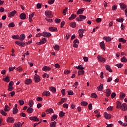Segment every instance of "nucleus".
Here are the masks:
<instances>
[{"mask_svg": "<svg viewBox=\"0 0 127 127\" xmlns=\"http://www.w3.org/2000/svg\"><path fill=\"white\" fill-rule=\"evenodd\" d=\"M15 44H17V45H18V46H20L21 47H24V46H25V43H24L23 42L16 41L15 42Z\"/></svg>", "mask_w": 127, "mask_h": 127, "instance_id": "nucleus-1", "label": "nucleus"}, {"mask_svg": "<svg viewBox=\"0 0 127 127\" xmlns=\"http://www.w3.org/2000/svg\"><path fill=\"white\" fill-rule=\"evenodd\" d=\"M47 40L46 38H44L40 40V42H38L36 44L37 45H40L41 44H44V43H46Z\"/></svg>", "mask_w": 127, "mask_h": 127, "instance_id": "nucleus-2", "label": "nucleus"}, {"mask_svg": "<svg viewBox=\"0 0 127 127\" xmlns=\"http://www.w3.org/2000/svg\"><path fill=\"white\" fill-rule=\"evenodd\" d=\"M120 109H121L122 111L123 112H126L127 110V105L126 103H123L120 106Z\"/></svg>", "mask_w": 127, "mask_h": 127, "instance_id": "nucleus-3", "label": "nucleus"}, {"mask_svg": "<svg viewBox=\"0 0 127 127\" xmlns=\"http://www.w3.org/2000/svg\"><path fill=\"white\" fill-rule=\"evenodd\" d=\"M86 18H87L86 16L80 15H79V17L76 18V20L77 21H83V20H84V19H86Z\"/></svg>", "mask_w": 127, "mask_h": 127, "instance_id": "nucleus-4", "label": "nucleus"}, {"mask_svg": "<svg viewBox=\"0 0 127 127\" xmlns=\"http://www.w3.org/2000/svg\"><path fill=\"white\" fill-rule=\"evenodd\" d=\"M34 79L35 83H39L40 82V76L37 75V74H35Z\"/></svg>", "mask_w": 127, "mask_h": 127, "instance_id": "nucleus-5", "label": "nucleus"}, {"mask_svg": "<svg viewBox=\"0 0 127 127\" xmlns=\"http://www.w3.org/2000/svg\"><path fill=\"white\" fill-rule=\"evenodd\" d=\"M97 58L100 62H102V63L106 62V59H105V58L102 57L101 56L98 55Z\"/></svg>", "mask_w": 127, "mask_h": 127, "instance_id": "nucleus-6", "label": "nucleus"}, {"mask_svg": "<svg viewBox=\"0 0 127 127\" xmlns=\"http://www.w3.org/2000/svg\"><path fill=\"white\" fill-rule=\"evenodd\" d=\"M85 29H80L78 30L79 36L80 38H83V36H84V31Z\"/></svg>", "mask_w": 127, "mask_h": 127, "instance_id": "nucleus-7", "label": "nucleus"}, {"mask_svg": "<svg viewBox=\"0 0 127 127\" xmlns=\"http://www.w3.org/2000/svg\"><path fill=\"white\" fill-rule=\"evenodd\" d=\"M52 13L51 11H45V15L47 17H49V18H52L53 17L52 15Z\"/></svg>", "mask_w": 127, "mask_h": 127, "instance_id": "nucleus-8", "label": "nucleus"}, {"mask_svg": "<svg viewBox=\"0 0 127 127\" xmlns=\"http://www.w3.org/2000/svg\"><path fill=\"white\" fill-rule=\"evenodd\" d=\"M17 13V12L15 10H14L12 12H9L8 15V17H12L15 15Z\"/></svg>", "mask_w": 127, "mask_h": 127, "instance_id": "nucleus-9", "label": "nucleus"}, {"mask_svg": "<svg viewBox=\"0 0 127 127\" xmlns=\"http://www.w3.org/2000/svg\"><path fill=\"white\" fill-rule=\"evenodd\" d=\"M104 118L106 120H110L111 119V118H112V116H111V114H110L107 112H104Z\"/></svg>", "mask_w": 127, "mask_h": 127, "instance_id": "nucleus-10", "label": "nucleus"}, {"mask_svg": "<svg viewBox=\"0 0 127 127\" xmlns=\"http://www.w3.org/2000/svg\"><path fill=\"white\" fill-rule=\"evenodd\" d=\"M6 121L7 123H14L15 122L14 118H13V117H8L7 118Z\"/></svg>", "mask_w": 127, "mask_h": 127, "instance_id": "nucleus-11", "label": "nucleus"}, {"mask_svg": "<svg viewBox=\"0 0 127 127\" xmlns=\"http://www.w3.org/2000/svg\"><path fill=\"white\" fill-rule=\"evenodd\" d=\"M43 36L44 37H50L51 36V33L48 32H43Z\"/></svg>", "mask_w": 127, "mask_h": 127, "instance_id": "nucleus-12", "label": "nucleus"}, {"mask_svg": "<svg viewBox=\"0 0 127 127\" xmlns=\"http://www.w3.org/2000/svg\"><path fill=\"white\" fill-rule=\"evenodd\" d=\"M73 47H75V48H78V47H79V45H78V44H79V43H80V42H79V40H78V39H75L74 41H73ZM77 43H78V44H77Z\"/></svg>", "mask_w": 127, "mask_h": 127, "instance_id": "nucleus-13", "label": "nucleus"}, {"mask_svg": "<svg viewBox=\"0 0 127 127\" xmlns=\"http://www.w3.org/2000/svg\"><path fill=\"white\" fill-rule=\"evenodd\" d=\"M29 119L31 121H33L34 122H39V119L36 116H32V117H30Z\"/></svg>", "mask_w": 127, "mask_h": 127, "instance_id": "nucleus-14", "label": "nucleus"}, {"mask_svg": "<svg viewBox=\"0 0 127 127\" xmlns=\"http://www.w3.org/2000/svg\"><path fill=\"white\" fill-rule=\"evenodd\" d=\"M50 70H51V68L48 66H44L42 68V70L44 71V72H48L50 71Z\"/></svg>", "mask_w": 127, "mask_h": 127, "instance_id": "nucleus-15", "label": "nucleus"}, {"mask_svg": "<svg viewBox=\"0 0 127 127\" xmlns=\"http://www.w3.org/2000/svg\"><path fill=\"white\" fill-rule=\"evenodd\" d=\"M100 46L101 49H103V50H106V47H105V43L104 42V41L100 43Z\"/></svg>", "mask_w": 127, "mask_h": 127, "instance_id": "nucleus-16", "label": "nucleus"}, {"mask_svg": "<svg viewBox=\"0 0 127 127\" xmlns=\"http://www.w3.org/2000/svg\"><path fill=\"white\" fill-rule=\"evenodd\" d=\"M42 96H46V97H49V96H50V92L48 91H44L42 93Z\"/></svg>", "mask_w": 127, "mask_h": 127, "instance_id": "nucleus-17", "label": "nucleus"}, {"mask_svg": "<svg viewBox=\"0 0 127 127\" xmlns=\"http://www.w3.org/2000/svg\"><path fill=\"white\" fill-rule=\"evenodd\" d=\"M20 19L24 20V19H26V15H25V13H22L20 15Z\"/></svg>", "mask_w": 127, "mask_h": 127, "instance_id": "nucleus-18", "label": "nucleus"}, {"mask_svg": "<svg viewBox=\"0 0 127 127\" xmlns=\"http://www.w3.org/2000/svg\"><path fill=\"white\" fill-rule=\"evenodd\" d=\"M84 10H85V9L84 8L79 9L77 11L76 14H77V15H80V14H83V12H84Z\"/></svg>", "mask_w": 127, "mask_h": 127, "instance_id": "nucleus-19", "label": "nucleus"}, {"mask_svg": "<svg viewBox=\"0 0 127 127\" xmlns=\"http://www.w3.org/2000/svg\"><path fill=\"white\" fill-rule=\"evenodd\" d=\"M25 39V35L24 34H22L19 36V40L20 41H23Z\"/></svg>", "mask_w": 127, "mask_h": 127, "instance_id": "nucleus-20", "label": "nucleus"}, {"mask_svg": "<svg viewBox=\"0 0 127 127\" xmlns=\"http://www.w3.org/2000/svg\"><path fill=\"white\" fill-rule=\"evenodd\" d=\"M46 114H52L54 113V111H53V109L52 108H49L48 109L46 110Z\"/></svg>", "mask_w": 127, "mask_h": 127, "instance_id": "nucleus-21", "label": "nucleus"}, {"mask_svg": "<svg viewBox=\"0 0 127 127\" xmlns=\"http://www.w3.org/2000/svg\"><path fill=\"white\" fill-rule=\"evenodd\" d=\"M119 5L122 10H124L125 8H127V5L123 3H120Z\"/></svg>", "mask_w": 127, "mask_h": 127, "instance_id": "nucleus-22", "label": "nucleus"}, {"mask_svg": "<svg viewBox=\"0 0 127 127\" xmlns=\"http://www.w3.org/2000/svg\"><path fill=\"white\" fill-rule=\"evenodd\" d=\"M49 30L50 31H51L52 32H55L57 31V28L56 27H50L49 28Z\"/></svg>", "mask_w": 127, "mask_h": 127, "instance_id": "nucleus-23", "label": "nucleus"}, {"mask_svg": "<svg viewBox=\"0 0 127 127\" xmlns=\"http://www.w3.org/2000/svg\"><path fill=\"white\" fill-rule=\"evenodd\" d=\"M106 97H110L111 96V89H107L105 92Z\"/></svg>", "mask_w": 127, "mask_h": 127, "instance_id": "nucleus-24", "label": "nucleus"}, {"mask_svg": "<svg viewBox=\"0 0 127 127\" xmlns=\"http://www.w3.org/2000/svg\"><path fill=\"white\" fill-rule=\"evenodd\" d=\"M103 39L106 41V42H109L112 41V38L110 37L105 36L103 37Z\"/></svg>", "mask_w": 127, "mask_h": 127, "instance_id": "nucleus-25", "label": "nucleus"}, {"mask_svg": "<svg viewBox=\"0 0 127 127\" xmlns=\"http://www.w3.org/2000/svg\"><path fill=\"white\" fill-rule=\"evenodd\" d=\"M106 69L107 71H109L110 73H112L113 72V70L111 69V67L109 65H106L105 66Z\"/></svg>", "mask_w": 127, "mask_h": 127, "instance_id": "nucleus-26", "label": "nucleus"}, {"mask_svg": "<svg viewBox=\"0 0 127 127\" xmlns=\"http://www.w3.org/2000/svg\"><path fill=\"white\" fill-rule=\"evenodd\" d=\"M32 83V81L30 79H27L25 81V84L26 85H30Z\"/></svg>", "mask_w": 127, "mask_h": 127, "instance_id": "nucleus-27", "label": "nucleus"}, {"mask_svg": "<svg viewBox=\"0 0 127 127\" xmlns=\"http://www.w3.org/2000/svg\"><path fill=\"white\" fill-rule=\"evenodd\" d=\"M117 106L116 109H120V107H122V103L120 101H118L116 102Z\"/></svg>", "mask_w": 127, "mask_h": 127, "instance_id": "nucleus-28", "label": "nucleus"}, {"mask_svg": "<svg viewBox=\"0 0 127 127\" xmlns=\"http://www.w3.org/2000/svg\"><path fill=\"white\" fill-rule=\"evenodd\" d=\"M22 127V125L20 122L15 123L13 126V127Z\"/></svg>", "mask_w": 127, "mask_h": 127, "instance_id": "nucleus-29", "label": "nucleus"}, {"mask_svg": "<svg viewBox=\"0 0 127 127\" xmlns=\"http://www.w3.org/2000/svg\"><path fill=\"white\" fill-rule=\"evenodd\" d=\"M27 113H28V114H31L32 113H33V108H32L30 107H29L27 109Z\"/></svg>", "mask_w": 127, "mask_h": 127, "instance_id": "nucleus-30", "label": "nucleus"}, {"mask_svg": "<svg viewBox=\"0 0 127 127\" xmlns=\"http://www.w3.org/2000/svg\"><path fill=\"white\" fill-rule=\"evenodd\" d=\"M49 89V90L51 91V92H52V93L56 92V88H55V87H50Z\"/></svg>", "mask_w": 127, "mask_h": 127, "instance_id": "nucleus-31", "label": "nucleus"}, {"mask_svg": "<svg viewBox=\"0 0 127 127\" xmlns=\"http://www.w3.org/2000/svg\"><path fill=\"white\" fill-rule=\"evenodd\" d=\"M97 89L98 91H103V89H104V85L103 84H100V86L97 87Z\"/></svg>", "mask_w": 127, "mask_h": 127, "instance_id": "nucleus-32", "label": "nucleus"}, {"mask_svg": "<svg viewBox=\"0 0 127 127\" xmlns=\"http://www.w3.org/2000/svg\"><path fill=\"white\" fill-rule=\"evenodd\" d=\"M34 16V13H32L31 15H29V19L30 22H32L33 20H32V17Z\"/></svg>", "mask_w": 127, "mask_h": 127, "instance_id": "nucleus-33", "label": "nucleus"}, {"mask_svg": "<svg viewBox=\"0 0 127 127\" xmlns=\"http://www.w3.org/2000/svg\"><path fill=\"white\" fill-rule=\"evenodd\" d=\"M65 114H66L65 113L61 111L59 113V117H60L61 118H63V117H65Z\"/></svg>", "mask_w": 127, "mask_h": 127, "instance_id": "nucleus-34", "label": "nucleus"}, {"mask_svg": "<svg viewBox=\"0 0 127 127\" xmlns=\"http://www.w3.org/2000/svg\"><path fill=\"white\" fill-rule=\"evenodd\" d=\"M33 105H34V102H33V100H29L28 103V105L29 107H33Z\"/></svg>", "mask_w": 127, "mask_h": 127, "instance_id": "nucleus-35", "label": "nucleus"}, {"mask_svg": "<svg viewBox=\"0 0 127 127\" xmlns=\"http://www.w3.org/2000/svg\"><path fill=\"white\" fill-rule=\"evenodd\" d=\"M77 17V15H75L74 14H72L71 17L69 18V20H73V19H75Z\"/></svg>", "mask_w": 127, "mask_h": 127, "instance_id": "nucleus-36", "label": "nucleus"}, {"mask_svg": "<svg viewBox=\"0 0 127 127\" xmlns=\"http://www.w3.org/2000/svg\"><path fill=\"white\" fill-rule=\"evenodd\" d=\"M4 110L5 112H8L9 111H10V108L9 107V106H8V105H6Z\"/></svg>", "mask_w": 127, "mask_h": 127, "instance_id": "nucleus-37", "label": "nucleus"}, {"mask_svg": "<svg viewBox=\"0 0 127 127\" xmlns=\"http://www.w3.org/2000/svg\"><path fill=\"white\" fill-rule=\"evenodd\" d=\"M118 41L119 42H123V43H126V42H127V40L124 39L123 38H119Z\"/></svg>", "mask_w": 127, "mask_h": 127, "instance_id": "nucleus-38", "label": "nucleus"}, {"mask_svg": "<svg viewBox=\"0 0 127 127\" xmlns=\"http://www.w3.org/2000/svg\"><path fill=\"white\" fill-rule=\"evenodd\" d=\"M57 118V115L54 114L52 115V116L51 118V121H55V120H56Z\"/></svg>", "mask_w": 127, "mask_h": 127, "instance_id": "nucleus-39", "label": "nucleus"}, {"mask_svg": "<svg viewBox=\"0 0 127 127\" xmlns=\"http://www.w3.org/2000/svg\"><path fill=\"white\" fill-rule=\"evenodd\" d=\"M17 113H18V109H17V108H14L13 109V115H16Z\"/></svg>", "mask_w": 127, "mask_h": 127, "instance_id": "nucleus-40", "label": "nucleus"}, {"mask_svg": "<svg viewBox=\"0 0 127 127\" xmlns=\"http://www.w3.org/2000/svg\"><path fill=\"white\" fill-rule=\"evenodd\" d=\"M91 97L93 98L94 99H97V98H98V95H97V94L93 93L91 94Z\"/></svg>", "mask_w": 127, "mask_h": 127, "instance_id": "nucleus-41", "label": "nucleus"}, {"mask_svg": "<svg viewBox=\"0 0 127 127\" xmlns=\"http://www.w3.org/2000/svg\"><path fill=\"white\" fill-rule=\"evenodd\" d=\"M81 106H83L84 107H86L88 106V102L87 101H82L81 102Z\"/></svg>", "mask_w": 127, "mask_h": 127, "instance_id": "nucleus-42", "label": "nucleus"}, {"mask_svg": "<svg viewBox=\"0 0 127 127\" xmlns=\"http://www.w3.org/2000/svg\"><path fill=\"white\" fill-rule=\"evenodd\" d=\"M56 124H57L56 121H54L50 123V126L51 127H55V126H56Z\"/></svg>", "mask_w": 127, "mask_h": 127, "instance_id": "nucleus-43", "label": "nucleus"}, {"mask_svg": "<svg viewBox=\"0 0 127 127\" xmlns=\"http://www.w3.org/2000/svg\"><path fill=\"white\" fill-rule=\"evenodd\" d=\"M84 74L85 71H84L83 69L78 71V76H81V75H84Z\"/></svg>", "mask_w": 127, "mask_h": 127, "instance_id": "nucleus-44", "label": "nucleus"}, {"mask_svg": "<svg viewBox=\"0 0 127 127\" xmlns=\"http://www.w3.org/2000/svg\"><path fill=\"white\" fill-rule=\"evenodd\" d=\"M125 97H126V94L124 93H121L120 95V98L121 99V100H123L124 98H125Z\"/></svg>", "mask_w": 127, "mask_h": 127, "instance_id": "nucleus-45", "label": "nucleus"}, {"mask_svg": "<svg viewBox=\"0 0 127 127\" xmlns=\"http://www.w3.org/2000/svg\"><path fill=\"white\" fill-rule=\"evenodd\" d=\"M75 68L76 69H78V70H84V69H85V68L82 67V65H78V66L75 67Z\"/></svg>", "mask_w": 127, "mask_h": 127, "instance_id": "nucleus-46", "label": "nucleus"}, {"mask_svg": "<svg viewBox=\"0 0 127 127\" xmlns=\"http://www.w3.org/2000/svg\"><path fill=\"white\" fill-rule=\"evenodd\" d=\"M12 38H13V39H19V35H13V36H12Z\"/></svg>", "mask_w": 127, "mask_h": 127, "instance_id": "nucleus-47", "label": "nucleus"}, {"mask_svg": "<svg viewBox=\"0 0 127 127\" xmlns=\"http://www.w3.org/2000/svg\"><path fill=\"white\" fill-rule=\"evenodd\" d=\"M55 1V0H49L48 1V3L51 5V4H53L54 3V2Z\"/></svg>", "mask_w": 127, "mask_h": 127, "instance_id": "nucleus-48", "label": "nucleus"}, {"mask_svg": "<svg viewBox=\"0 0 127 127\" xmlns=\"http://www.w3.org/2000/svg\"><path fill=\"white\" fill-rule=\"evenodd\" d=\"M4 81H5V82H7V83H8L10 82V79H9V77H8V76H6L4 78Z\"/></svg>", "mask_w": 127, "mask_h": 127, "instance_id": "nucleus-49", "label": "nucleus"}, {"mask_svg": "<svg viewBox=\"0 0 127 127\" xmlns=\"http://www.w3.org/2000/svg\"><path fill=\"white\" fill-rule=\"evenodd\" d=\"M19 103L20 104V106H23L24 104V101L22 99H20L19 100Z\"/></svg>", "mask_w": 127, "mask_h": 127, "instance_id": "nucleus-50", "label": "nucleus"}, {"mask_svg": "<svg viewBox=\"0 0 127 127\" xmlns=\"http://www.w3.org/2000/svg\"><path fill=\"white\" fill-rule=\"evenodd\" d=\"M54 49L55 50H57V51H59V46L58 45H56L54 46Z\"/></svg>", "mask_w": 127, "mask_h": 127, "instance_id": "nucleus-51", "label": "nucleus"}, {"mask_svg": "<svg viewBox=\"0 0 127 127\" xmlns=\"http://www.w3.org/2000/svg\"><path fill=\"white\" fill-rule=\"evenodd\" d=\"M15 26V24L14 22H11L8 25V27H14Z\"/></svg>", "mask_w": 127, "mask_h": 127, "instance_id": "nucleus-52", "label": "nucleus"}, {"mask_svg": "<svg viewBox=\"0 0 127 127\" xmlns=\"http://www.w3.org/2000/svg\"><path fill=\"white\" fill-rule=\"evenodd\" d=\"M76 23H75V22H72V23H71L70 24V27H72V28H76Z\"/></svg>", "mask_w": 127, "mask_h": 127, "instance_id": "nucleus-53", "label": "nucleus"}, {"mask_svg": "<svg viewBox=\"0 0 127 127\" xmlns=\"http://www.w3.org/2000/svg\"><path fill=\"white\" fill-rule=\"evenodd\" d=\"M61 93L63 96H65L66 95V90L65 89H62L61 90Z\"/></svg>", "mask_w": 127, "mask_h": 127, "instance_id": "nucleus-54", "label": "nucleus"}, {"mask_svg": "<svg viewBox=\"0 0 127 127\" xmlns=\"http://www.w3.org/2000/svg\"><path fill=\"white\" fill-rule=\"evenodd\" d=\"M68 95L69 96H73V95H74V92L72 90H69L68 91Z\"/></svg>", "mask_w": 127, "mask_h": 127, "instance_id": "nucleus-55", "label": "nucleus"}, {"mask_svg": "<svg viewBox=\"0 0 127 127\" xmlns=\"http://www.w3.org/2000/svg\"><path fill=\"white\" fill-rule=\"evenodd\" d=\"M121 61L122 62H127V58H126V57L124 56L122 57L121 59Z\"/></svg>", "mask_w": 127, "mask_h": 127, "instance_id": "nucleus-56", "label": "nucleus"}, {"mask_svg": "<svg viewBox=\"0 0 127 127\" xmlns=\"http://www.w3.org/2000/svg\"><path fill=\"white\" fill-rule=\"evenodd\" d=\"M116 66L118 68H122L123 67V65L122 63H119L116 64Z\"/></svg>", "mask_w": 127, "mask_h": 127, "instance_id": "nucleus-57", "label": "nucleus"}, {"mask_svg": "<svg viewBox=\"0 0 127 127\" xmlns=\"http://www.w3.org/2000/svg\"><path fill=\"white\" fill-rule=\"evenodd\" d=\"M114 108L112 106H109L107 108V111H109V112H112L113 111Z\"/></svg>", "mask_w": 127, "mask_h": 127, "instance_id": "nucleus-58", "label": "nucleus"}, {"mask_svg": "<svg viewBox=\"0 0 127 127\" xmlns=\"http://www.w3.org/2000/svg\"><path fill=\"white\" fill-rule=\"evenodd\" d=\"M67 100H68V98H63L61 99V101L62 103H65V102H66Z\"/></svg>", "mask_w": 127, "mask_h": 127, "instance_id": "nucleus-59", "label": "nucleus"}, {"mask_svg": "<svg viewBox=\"0 0 127 127\" xmlns=\"http://www.w3.org/2000/svg\"><path fill=\"white\" fill-rule=\"evenodd\" d=\"M112 10L113 11H115V10H116V9L118 8V6L117 5H113L112 7Z\"/></svg>", "mask_w": 127, "mask_h": 127, "instance_id": "nucleus-60", "label": "nucleus"}, {"mask_svg": "<svg viewBox=\"0 0 127 127\" xmlns=\"http://www.w3.org/2000/svg\"><path fill=\"white\" fill-rule=\"evenodd\" d=\"M43 99L42 98V97H37L36 98V101L37 102H42Z\"/></svg>", "mask_w": 127, "mask_h": 127, "instance_id": "nucleus-61", "label": "nucleus"}, {"mask_svg": "<svg viewBox=\"0 0 127 127\" xmlns=\"http://www.w3.org/2000/svg\"><path fill=\"white\" fill-rule=\"evenodd\" d=\"M61 20L60 19L56 18L55 19V23H60Z\"/></svg>", "mask_w": 127, "mask_h": 127, "instance_id": "nucleus-62", "label": "nucleus"}, {"mask_svg": "<svg viewBox=\"0 0 127 127\" xmlns=\"http://www.w3.org/2000/svg\"><path fill=\"white\" fill-rule=\"evenodd\" d=\"M116 21H117L118 22H123L124 21V18H121V19H116Z\"/></svg>", "mask_w": 127, "mask_h": 127, "instance_id": "nucleus-63", "label": "nucleus"}, {"mask_svg": "<svg viewBox=\"0 0 127 127\" xmlns=\"http://www.w3.org/2000/svg\"><path fill=\"white\" fill-rule=\"evenodd\" d=\"M1 114L3 115V116H6L7 113L4 111L3 110H1Z\"/></svg>", "mask_w": 127, "mask_h": 127, "instance_id": "nucleus-64", "label": "nucleus"}]
</instances>
